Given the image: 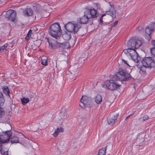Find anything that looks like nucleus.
Returning <instances> with one entry per match:
<instances>
[{"mask_svg": "<svg viewBox=\"0 0 155 155\" xmlns=\"http://www.w3.org/2000/svg\"><path fill=\"white\" fill-rule=\"evenodd\" d=\"M81 26L78 23H74L69 22L64 26V28L68 31H65L62 35V37L65 40H69L71 38V33L75 34L78 31Z\"/></svg>", "mask_w": 155, "mask_h": 155, "instance_id": "obj_1", "label": "nucleus"}, {"mask_svg": "<svg viewBox=\"0 0 155 155\" xmlns=\"http://www.w3.org/2000/svg\"><path fill=\"white\" fill-rule=\"evenodd\" d=\"M12 134V131L10 130L2 131V134L0 135V152L2 154L8 155V149L4 148L2 144L9 141Z\"/></svg>", "mask_w": 155, "mask_h": 155, "instance_id": "obj_2", "label": "nucleus"}, {"mask_svg": "<svg viewBox=\"0 0 155 155\" xmlns=\"http://www.w3.org/2000/svg\"><path fill=\"white\" fill-rule=\"evenodd\" d=\"M142 65H138V68L143 72H145L146 69H151L155 67V61L153 58L152 57H145L143 58L141 61Z\"/></svg>", "mask_w": 155, "mask_h": 155, "instance_id": "obj_3", "label": "nucleus"}, {"mask_svg": "<svg viewBox=\"0 0 155 155\" xmlns=\"http://www.w3.org/2000/svg\"><path fill=\"white\" fill-rule=\"evenodd\" d=\"M62 30L58 23H55L51 25L49 28V34L56 39H58L62 35Z\"/></svg>", "mask_w": 155, "mask_h": 155, "instance_id": "obj_4", "label": "nucleus"}, {"mask_svg": "<svg viewBox=\"0 0 155 155\" xmlns=\"http://www.w3.org/2000/svg\"><path fill=\"white\" fill-rule=\"evenodd\" d=\"M123 52L127 56H130L135 62H138L140 60V57L135 49L128 48L124 50Z\"/></svg>", "mask_w": 155, "mask_h": 155, "instance_id": "obj_5", "label": "nucleus"}, {"mask_svg": "<svg viewBox=\"0 0 155 155\" xmlns=\"http://www.w3.org/2000/svg\"><path fill=\"white\" fill-rule=\"evenodd\" d=\"M142 45V41L137 38L133 37L130 39L127 43V46L129 48L137 49Z\"/></svg>", "mask_w": 155, "mask_h": 155, "instance_id": "obj_6", "label": "nucleus"}, {"mask_svg": "<svg viewBox=\"0 0 155 155\" xmlns=\"http://www.w3.org/2000/svg\"><path fill=\"white\" fill-rule=\"evenodd\" d=\"M80 107L84 108L85 107H90L93 105L92 99L90 97L83 96L80 100Z\"/></svg>", "mask_w": 155, "mask_h": 155, "instance_id": "obj_7", "label": "nucleus"}, {"mask_svg": "<svg viewBox=\"0 0 155 155\" xmlns=\"http://www.w3.org/2000/svg\"><path fill=\"white\" fill-rule=\"evenodd\" d=\"M105 13H103L102 14L101 17L99 20L98 22L101 23L103 22V18L105 16L106 14L110 15L113 18H116V15L117 14V12L115 9L110 5L109 9L107 11L105 12Z\"/></svg>", "mask_w": 155, "mask_h": 155, "instance_id": "obj_8", "label": "nucleus"}, {"mask_svg": "<svg viewBox=\"0 0 155 155\" xmlns=\"http://www.w3.org/2000/svg\"><path fill=\"white\" fill-rule=\"evenodd\" d=\"M118 73L121 76V78L119 79V80L121 81H129L132 78L131 75L127 73L125 69L120 68L118 70Z\"/></svg>", "mask_w": 155, "mask_h": 155, "instance_id": "obj_9", "label": "nucleus"}, {"mask_svg": "<svg viewBox=\"0 0 155 155\" xmlns=\"http://www.w3.org/2000/svg\"><path fill=\"white\" fill-rule=\"evenodd\" d=\"M155 28V23H153L149 25L145 29V36L146 38L147 39L148 41L150 40L151 38L150 35Z\"/></svg>", "mask_w": 155, "mask_h": 155, "instance_id": "obj_10", "label": "nucleus"}, {"mask_svg": "<svg viewBox=\"0 0 155 155\" xmlns=\"http://www.w3.org/2000/svg\"><path fill=\"white\" fill-rule=\"evenodd\" d=\"M16 12L15 11L10 9L8 11L5 15V17L8 20L11 21H14L15 19Z\"/></svg>", "mask_w": 155, "mask_h": 155, "instance_id": "obj_11", "label": "nucleus"}, {"mask_svg": "<svg viewBox=\"0 0 155 155\" xmlns=\"http://www.w3.org/2000/svg\"><path fill=\"white\" fill-rule=\"evenodd\" d=\"M120 86V85L117 81L113 79L110 80L107 84L108 89L111 90H116Z\"/></svg>", "mask_w": 155, "mask_h": 155, "instance_id": "obj_12", "label": "nucleus"}, {"mask_svg": "<svg viewBox=\"0 0 155 155\" xmlns=\"http://www.w3.org/2000/svg\"><path fill=\"white\" fill-rule=\"evenodd\" d=\"M84 13H86V15H87L90 19L96 18L98 16L97 14V11L94 8L88 9L84 12Z\"/></svg>", "mask_w": 155, "mask_h": 155, "instance_id": "obj_13", "label": "nucleus"}, {"mask_svg": "<svg viewBox=\"0 0 155 155\" xmlns=\"http://www.w3.org/2000/svg\"><path fill=\"white\" fill-rule=\"evenodd\" d=\"M90 18L88 16L86 15V13H84V15L81 18H79L77 20V23L72 22L74 23H78L80 26V24H85L88 22L90 19Z\"/></svg>", "mask_w": 155, "mask_h": 155, "instance_id": "obj_14", "label": "nucleus"}, {"mask_svg": "<svg viewBox=\"0 0 155 155\" xmlns=\"http://www.w3.org/2000/svg\"><path fill=\"white\" fill-rule=\"evenodd\" d=\"M48 41L49 44V47L50 49H58V44L59 42L57 40L52 39H48Z\"/></svg>", "mask_w": 155, "mask_h": 155, "instance_id": "obj_15", "label": "nucleus"}, {"mask_svg": "<svg viewBox=\"0 0 155 155\" xmlns=\"http://www.w3.org/2000/svg\"><path fill=\"white\" fill-rule=\"evenodd\" d=\"M119 116V114H117L116 116L115 115L112 117H108L107 120L108 124L110 125H112L117 121Z\"/></svg>", "mask_w": 155, "mask_h": 155, "instance_id": "obj_16", "label": "nucleus"}, {"mask_svg": "<svg viewBox=\"0 0 155 155\" xmlns=\"http://www.w3.org/2000/svg\"><path fill=\"white\" fill-rule=\"evenodd\" d=\"M70 47L69 43L68 42H65L63 43H60L58 44V49H68Z\"/></svg>", "mask_w": 155, "mask_h": 155, "instance_id": "obj_17", "label": "nucleus"}, {"mask_svg": "<svg viewBox=\"0 0 155 155\" xmlns=\"http://www.w3.org/2000/svg\"><path fill=\"white\" fill-rule=\"evenodd\" d=\"M25 16H31L33 14V11L31 8H27L23 12Z\"/></svg>", "mask_w": 155, "mask_h": 155, "instance_id": "obj_18", "label": "nucleus"}, {"mask_svg": "<svg viewBox=\"0 0 155 155\" xmlns=\"http://www.w3.org/2000/svg\"><path fill=\"white\" fill-rule=\"evenodd\" d=\"M70 69L71 71V74H74V75L75 77L78 75L79 73V71L76 68H74L73 67H71L70 68Z\"/></svg>", "mask_w": 155, "mask_h": 155, "instance_id": "obj_19", "label": "nucleus"}, {"mask_svg": "<svg viewBox=\"0 0 155 155\" xmlns=\"http://www.w3.org/2000/svg\"><path fill=\"white\" fill-rule=\"evenodd\" d=\"M94 101L98 104H99L102 101V97L100 94H97L94 98Z\"/></svg>", "mask_w": 155, "mask_h": 155, "instance_id": "obj_20", "label": "nucleus"}, {"mask_svg": "<svg viewBox=\"0 0 155 155\" xmlns=\"http://www.w3.org/2000/svg\"><path fill=\"white\" fill-rule=\"evenodd\" d=\"M3 93L6 95H9V90L8 87L6 86H4L2 87Z\"/></svg>", "mask_w": 155, "mask_h": 155, "instance_id": "obj_21", "label": "nucleus"}, {"mask_svg": "<svg viewBox=\"0 0 155 155\" xmlns=\"http://www.w3.org/2000/svg\"><path fill=\"white\" fill-rule=\"evenodd\" d=\"M107 146L105 148L103 147L100 149L97 155H105L106 148Z\"/></svg>", "mask_w": 155, "mask_h": 155, "instance_id": "obj_22", "label": "nucleus"}, {"mask_svg": "<svg viewBox=\"0 0 155 155\" xmlns=\"http://www.w3.org/2000/svg\"><path fill=\"white\" fill-rule=\"evenodd\" d=\"M5 102V99L2 93L0 91V105L2 106Z\"/></svg>", "mask_w": 155, "mask_h": 155, "instance_id": "obj_23", "label": "nucleus"}, {"mask_svg": "<svg viewBox=\"0 0 155 155\" xmlns=\"http://www.w3.org/2000/svg\"><path fill=\"white\" fill-rule=\"evenodd\" d=\"M11 144H13L15 143H19L18 142V138L16 136H14L11 138Z\"/></svg>", "mask_w": 155, "mask_h": 155, "instance_id": "obj_24", "label": "nucleus"}, {"mask_svg": "<svg viewBox=\"0 0 155 155\" xmlns=\"http://www.w3.org/2000/svg\"><path fill=\"white\" fill-rule=\"evenodd\" d=\"M21 101L22 104L25 105L29 102V99L28 98L24 97L21 99Z\"/></svg>", "mask_w": 155, "mask_h": 155, "instance_id": "obj_25", "label": "nucleus"}, {"mask_svg": "<svg viewBox=\"0 0 155 155\" xmlns=\"http://www.w3.org/2000/svg\"><path fill=\"white\" fill-rule=\"evenodd\" d=\"M5 111L4 109L0 107V118H2L4 115Z\"/></svg>", "mask_w": 155, "mask_h": 155, "instance_id": "obj_26", "label": "nucleus"}, {"mask_svg": "<svg viewBox=\"0 0 155 155\" xmlns=\"http://www.w3.org/2000/svg\"><path fill=\"white\" fill-rule=\"evenodd\" d=\"M41 64H42L46 66L47 65V58L41 59Z\"/></svg>", "mask_w": 155, "mask_h": 155, "instance_id": "obj_27", "label": "nucleus"}, {"mask_svg": "<svg viewBox=\"0 0 155 155\" xmlns=\"http://www.w3.org/2000/svg\"><path fill=\"white\" fill-rule=\"evenodd\" d=\"M62 116L64 119L67 118L69 116L68 112L66 111L63 114H62Z\"/></svg>", "mask_w": 155, "mask_h": 155, "instance_id": "obj_28", "label": "nucleus"}, {"mask_svg": "<svg viewBox=\"0 0 155 155\" xmlns=\"http://www.w3.org/2000/svg\"><path fill=\"white\" fill-rule=\"evenodd\" d=\"M8 45V44H6L0 47V51H3L5 50Z\"/></svg>", "mask_w": 155, "mask_h": 155, "instance_id": "obj_29", "label": "nucleus"}, {"mask_svg": "<svg viewBox=\"0 0 155 155\" xmlns=\"http://www.w3.org/2000/svg\"><path fill=\"white\" fill-rule=\"evenodd\" d=\"M150 51L152 55L155 57V48H151L150 49Z\"/></svg>", "mask_w": 155, "mask_h": 155, "instance_id": "obj_30", "label": "nucleus"}, {"mask_svg": "<svg viewBox=\"0 0 155 155\" xmlns=\"http://www.w3.org/2000/svg\"><path fill=\"white\" fill-rule=\"evenodd\" d=\"M59 128H58L54 132L53 134V135L55 137L57 136L58 135L59 131L58 130H59Z\"/></svg>", "mask_w": 155, "mask_h": 155, "instance_id": "obj_31", "label": "nucleus"}, {"mask_svg": "<svg viewBox=\"0 0 155 155\" xmlns=\"http://www.w3.org/2000/svg\"><path fill=\"white\" fill-rule=\"evenodd\" d=\"M148 119V116L147 115H145L143 117L142 121L143 122L146 120H147Z\"/></svg>", "mask_w": 155, "mask_h": 155, "instance_id": "obj_32", "label": "nucleus"}, {"mask_svg": "<svg viewBox=\"0 0 155 155\" xmlns=\"http://www.w3.org/2000/svg\"><path fill=\"white\" fill-rule=\"evenodd\" d=\"M31 32L32 31L30 29L27 34V35L26 36V38H29L31 36Z\"/></svg>", "mask_w": 155, "mask_h": 155, "instance_id": "obj_33", "label": "nucleus"}, {"mask_svg": "<svg viewBox=\"0 0 155 155\" xmlns=\"http://www.w3.org/2000/svg\"><path fill=\"white\" fill-rule=\"evenodd\" d=\"M118 23V21H116L112 23L111 24L112 26V27H115L116 25Z\"/></svg>", "mask_w": 155, "mask_h": 155, "instance_id": "obj_34", "label": "nucleus"}, {"mask_svg": "<svg viewBox=\"0 0 155 155\" xmlns=\"http://www.w3.org/2000/svg\"><path fill=\"white\" fill-rule=\"evenodd\" d=\"M137 30L139 31H143V28L141 26H139L138 27Z\"/></svg>", "mask_w": 155, "mask_h": 155, "instance_id": "obj_35", "label": "nucleus"}, {"mask_svg": "<svg viewBox=\"0 0 155 155\" xmlns=\"http://www.w3.org/2000/svg\"><path fill=\"white\" fill-rule=\"evenodd\" d=\"M151 44L153 48H155V40H153L152 41Z\"/></svg>", "mask_w": 155, "mask_h": 155, "instance_id": "obj_36", "label": "nucleus"}, {"mask_svg": "<svg viewBox=\"0 0 155 155\" xmlns=\"http://www.w3.org/2000/svg\"><path fill=\"white\" fill-rule=\"evenodd\" d=\"M59 130H58L59 132H63L64 131V129L63 128L61 127L59 128Z\"/></svg>", "mask_w": 155, "mask_h": 155, "instance_id": "obj_37", "label": "nucleus"}, {"mask_svg": "<svg viewBox=\"0 0 155 155\" xmlns=\"http://www.w3.org/2000/svg\"><path fill=\"white\" fill-rule=\"evenodd\" d=\"M134 114V113H133V114H130V115L128 116L125 118V120H127L131 116H132L133 114Z\"/></svg>", "mask_w": 155, "mask_h": 155, "instance_id": "obj_38", "label": "nucleus"}, {"mask_svg": "<svg viewBox=\"0 0 155 155\" xmlns=\"http://www.w3.org/2000/svg\"><path fill=\"white\" fill-rule=\"evenodd\" d=\"M123 61L124 62V63L125 64H127L128 65H129L127 63V61H126L125 60H124V59H123Z\"/></svg>", "mask_w": 155, "mask_h": 155, "instance_id": "obj_39", "label": "nucleus"}, {"mask_svg": "<svg viewBox=\"0 0 155 155\" xmlns=\"http://www.w3.org/2000/svg\"><path fill=\"white\" fill-rule=\"evenodd\" d=\"M29 38H26V37H25V39H27H27L28 40Z\"/></svg>", "mask_w": 155, "mask_h": 155, "instance_id": "obj_40", "label": "nucleus"}, {"mask_svg": "<svg viewBox=\"0 0 155 155\" xmlns=\"http://www.w3.org/2000/svg\"><path fill=\"white\" fill-rule=\"evenodd\" d=\"M1 0H0V3H1Z\"/></svg>", "mask_w": 155, "mask_h": 155, "instance_id": "obj_41", "label": "nucleus"}, {"mask_svg": "<svg viewBox=\"0 0 155 155\" xmlns=\"http://www.w3.org/2000/svg\"><path fill=\"white\" fill-rule=\"evenodd\" d=\"M1 42V40L0 39V43Z\"/></svg>", "mask_w": 155, "mask_h": 155, "instance_id": "obj_42", "label": "nucleus"}, {"mask_svg": "<svg viewBox=\"0 0 155 155\" xmlns=\"http://www.w3.org/2000/svg\"><path fill=\"white\" fill-rule=\"evenodd\" d=\"M139 96V95H137V96Z\"/></svg>", "mask_w": 155, "mask_h": 155, "instance_id": "obj_43", "label": "nucleus"}]
</instances>
